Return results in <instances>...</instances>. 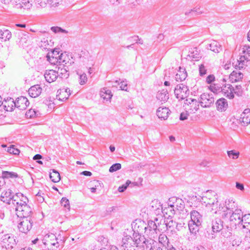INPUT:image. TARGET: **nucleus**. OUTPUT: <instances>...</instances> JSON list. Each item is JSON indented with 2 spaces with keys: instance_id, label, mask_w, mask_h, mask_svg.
<instances>
[{
  "instance_id": "51",
  "label": "nucleus",
  "mask_w": 250,
  "mask_h": 250,
  "mask_svg": "<svg viewBox=\"0 0 250 250\" xmlns=\"http://www.w3.org/2000/svg\"><path fill=\"white\" fill-rule=\"evenodd\" d=\"M51 30L54 33H67V31H66L64 29H63L62 28L58 27V26H53L51 28Z\"/></svg>"
},
{
  "instance_id": "18",
  "label": "nucleus",
  "mask_w": 250,
  "mask_h": 250,
  "mask_svg": "<svg viewBox=\"0 0 250 250\" xmlns=\"http://www.w3.org/2000/svg\"><path fill=\"white\" fill-rule=\"evenodd\" d=\"M56 68H57L56 72L58 77L61 79H67L68 77L69 73L68 67L65 64L58 65Z\"/></svg>"
},
{
  "instance_id": "21",
  "label": "nucleus",
  "mask_w": 250,
  "mask_h": 250,
  "mask_svg": "<svg viewBox=\"0 0 250 250\" xmlns=\"http://www.w3.org/2000/svg\"><path fill=\"white\" fill-rule=\"evenodd\" d=\"M241 222L239 226L240 229H246L250 233V214H245L241 220Z\"/></svg>"
},
{
  "instance_id": "48",
  "label": "nucleus",
  "mask_w": 250,
  "mask_h": 250,
  "mask_svg": "<svg viewBox=\"0 0 250 250\" xmlns=\"http://www.w3.org/2000/svg\"><path fill=\"white\" fill-rule=\"evenodd\" d=\"M186 226H185V223L181 221L180 222H177L175 228V231L174 232H176L177 231H182L184 229H186Z\"/></svg>"
},
{
  "instance_id": "7",
  "label": "nucleus",
  "mask_w": 250,
  "mask_h": 250,
  "mask_svg": "<svg viewBox=\"0 0 250 250\" xmlns=\"http://www.w3.org/2000/svg\"><path fill=\"white\" fill-rule=\"evenodd\" d=\"M201 202L208 208L218 202L217 195L212 191H207L202 198Z\"/></svg>"
},
{
  "instance_id": "3",
  "label": "nucleus",
  "mask_w": 250,
  "mask_h": 250,
  "mask_svg": "<svg viewBox=\"0 0 250 250\" xmlns=\"http://www.w3.org/2000/svg\"><path fill=\"white\" fill-rule=\"evenodd\" d=\"M21 218L18 225V228L20 232L27 234L31 229L33 224V219L31 214L30 215H23L19 216Z\"/></svg>"
},
{
  "instance_id": "13",
  "label": "nucleus",
  "mask_w": 250,
  "mask_h": 250,
  "mask_svg": "<svg viewBox=\"0 0 250 250\" xmlns=\"http://www.w3.org/2000/svg\"><path fill=\"white\" fill-rule=\"evenodd\" d=\"M161 212L165 216V217L170 218L173 217L176 212L175 205L172 204V203H169V199L167 206L164 208L163 207Z\"/></svg>"
},
{
  "instance_id": "27",
  "label": "nucleus",
  "mask_w": 250,
  "mask_h": 250,
  "mask_svg": "<svg viewBox=\"0 0 250 250\" xmlns=\"http://www.w3.org/2000/svg\"><path fill=\"white\" fill-rule=\"evenodd\" d=\"M42 92V88L39 85H35L31 86L28 90V94L32 98L39 96Z\"/></svg>"
},
{
  "instance_id": "30",
  "label": "nucleus",
  "mask_w": 250,
  "mask_h": 250,
  "mask_svg": "<svg viewBox=\"0 0 250 250\" xmlns=\"http://www.w3.org/2000/svg\"><path fill=\"white\" fill-rule=\"evenodd\" d=\"M223 229V222L219 218H216L212 222V229L213 232H219Z\"/></svg>"
},
{
  "instance_id": "45",
  "label": "nucleus",
  "mask_w": 250,
  "mask_h": 250,
  "mask_svg": "<svg viewBox=\"0 0 250 250\" xmlns=\"http://www.w3.org/2000/svg\"><path fill=\"white\" fill-rule=\"evenodd\" d=\"M18 177L17 173L14 172H9L7 171H3L2 172L1 177L0 179L3 180L4 178H16Z\"/></svg>"
},
{
  "instance_id": "28",
  "label": "nucleus",
  "mask_w": 250,
  "mask_h": 250,
  "mask_svg": "<svg viewBox=\"0 0 250 250\" xmlns=\"http://www.w3.org/2000/svg\"><path fill=\"white\" fill-rule=\"evenodd\" d=\"M207 48L215 53H219L222 50L221 45L216 41H212L208 45Z\"/></svg>"
},
{
  "instance_id": "34",
  "label": "nucleus",
  "mask_w": 250,
  "mask_h": 250,
  "mask_svg": "<svg viewBox=\"0 0 250 250\" xmlns=\"http://www.w3.org/2000/svg\"><path fill=\"white\" fill-rule=\"evenodd\" d=\"M132 239L134 240V246L136 247L140 246L143 242L145 241V237L141 233H133Z\"/></svg>"
},
{
  "instance_id": "1",
  "label": "nucleus",
  "mask_w": 250,
  "mask_h": 250,
  "mask_svg": "<svg viewBox=\"0 0 250 250\" xmlns=\"http://www.w3.org/2000/svg\"><path fill=\"white\" fill-rule=\"evenodd\" d=\"M224 208L226 211L222 214V218L229 221L230 226L238 228L244 216L242 210L237 208V204L232 199L226 201V208Z\"/></svg>"
},
{
  "instance_id": "50",
  "label": "nucleus",
  "mask_w": 250,
  "mask_h": 250,
  "mask_svg": "<svg viewBox=\"0 0 250 250\" xmlns=\"http://www.w3.org/2000/svg\"><path fill=\"white\" fill-rule=\"evenodd\" d=\"M121 164L120 163H116L112 165L109 168V171L110 172H113L116 171L121 168Z\"/></svg>"
},
{
  "instance_id": "53",
  "label": "nucleus",
  "mask_w": 250,
  "mask_h": 250,
  "mask_svg": "<svg viewBox=\"0 0 250 250\" xmlns=\"http://www.w3.org/2000/svg\"><path fill=\"white\" fill-rule=\"evenodd\" d=\"M79 83L80 84L83 85L86 83L87 81V78L85 73H83L80 75Z\"/></svg>"
},
{
  "instance_id": "22",
  "label": "nucleus",
  "mask_w": 250,
  "mask_h": 250,
  "mask_svg": "<svg viewBox=\"0 0 250 250\" xmlns=\"http://www.w3.org/2000/svg\"><path fill=\"white\" fill-rule=\"evenodd\" d=\"M162 206L158 200H154L150 203L149 209L155 214H159L162 209Z\"/></svg>"
},
{
  "instance_id": "5",
  "label": "nucleus",
  "mask_w": 250,
  "mask_h": 250,
  "mask_svg": "<svg viewBox=\"0 0 250 250\" xmlns=\"http://www.w3.org/2000/svg\"><path fill=\"white\" fill-rule=\"evenodd\" d=\"M1 246L7 250H12L17 244L16 236L12 234H6L1 237Z\"/></svg>"
},
{
  "instance_id": "6",
  "label": "nucleus",
  "mask_w": 250,
  "mask_h": 250,
  "mask_svg": "<svg viewBox=\"0 0 250 250\" xmlns=\"http://www.w3.org/2000/svg\"><path fill=\"white\" fill-rule=\"evenodd\" d=\"M0 1L5 4H8L11 2L13 6L18 9L28 10L32 6L31 0H0Z\"/></svg>"
},
{
  "instance_id": "4",
  "label": "nucleus",
  "mask_w": 250,
  "mask_h": 250,
  "mask_svg": "<svg viewBox=\"0 0 250 250\" xmlns=\"http://www.w3.org/2000/svg\"><path fill=\"white\" fill-rule=\"evenodd\" d=\"M250 61V46L245 45L242 48V53L239 59L236 62H233V65L239 69L243 68L245 65V61Z\"/></svg>"
},
{
  "instance_id": "26",
  "label": "nucleus",
  "mask_w": 250,
  "mask_h": 250,
  "mask_svg": "<svg viewBox=\"0 0 250 250\" xmlns=\"http://www.w3.org/2000/svg\"><path fill=\"white\" fill-rule=\"evenodd\" d=\"M169 203L175 205V208L177 210H182L185 208L184 202L180 198L171 197L169 198Z\"/></svg>"
},
{
  "instance_id": "54",
  "label": "nucleus",
  "mask_w": 250,
  "mask_h": 250,
  "mask_svg": "<svg viewBox=\"0 0 250 250\" xmlns=\"http://www.w3.org/2000/svg\"><path fill=\"white\" fill-rule=\"evenodd\" d=\"M7 151L11 154L15 155L19 154L20 153V150L18 149L15 148L13 145L8 147Z\"/></svg>"
},
{
  "instance_id": "57",
  "label": "nucleus",
  "mask_w": 250,
  "mask_h": 250,
  "mask_svg": "<svg viewBox=\"0 0 250 250\" xmlns=\"http://www.w3.org/2000/svg\"><path fill=\"white\" fill-rule=\"evenodd\" d=\"M233 92L239 96L241 95L242 93V86L241 85H236L235 86L234 90H233Z\"/></svg>"
},
{
  "instance_id": "20",
  "label": "nucleus",
  "mask_w": 250,
  "mask_h": 250,
  "mask_svg": "<svg viewBox=\"0 0 250 250\" xmlns=\"http://www.w3.org/2000/svg\"><path fill=\"white\" fill-rule=\"evenodd\" d=\"M234 87L229 84H225L221 88L222 93L229 99H232L234 98Z\"/></svg>"
},
{
  "instance_id": "36",
  "label": "nucleus",
  "mask_w": 250,
  "mask_h": 250,
  "mask_svg": "<svg viewBox=\"0 0 250 250\" xmlns=\"http://www.w3.org/2000/svg\"><path fill=\"white\" fill-rule=\"evenodd\" d=\"M187 77V73L184 68L179 67L178 73L175 76L176 81H183Z\"/></svg>"
},
{
  "instance_id": "35",
  "label": "nucleus",
  "mask_w": 250,
  "mask_h": 250,
  "mask_svg": "<svg viewBox=\"0 0 250 250\" xmlns=\"http://www.w3.org/2000/svg\"><path fill=\"white\" fill-rule=\"evenodd\" d=\"M15 101L13 99L10 98L7 101H5L3 102L2 105L4 110L7 111H11L13 110L14 108L15 107Z\"/></svg>"
},
{
  "instance_id": "37",
  "label": "nucleus",
  "mask_w": 250,
  "mask_h": 250,
  "mask_svg": "<svg viewBox=\"0 0 250 250\" xmlns=\"http://www.w3.org/2000/svg\"><path fill=\"white\" fill-rule=\"evenodd\" d=\"M100 96L103 99L108 101L111 100L113 95L109 89L104 87L101 90Z\"/></svg>"
},
{
  "instance_id": "52",
  "label": "nucleus",
  "mask_w": 250,
  "mask_h": 250,
  "mask_svg": "<svg viewBox=\"0 0 250 250\" xmlns=\"http://www.w3.org/2000/svg\"><path fill=\"white\" fill-rule=\"evenodd\" d=\"M61 203L62 206H63L64 208L68 209L70 208L69 201L66 198H62Z\"/></svg>"
},
{
  "instance_id": "9",
  "label": "nucleus",
  "mask_w": 250,
  "mask_h": 250,
  "mask_svg": "<svg viewBox=\"0 0 250 250\" xmlns=\"http://www.w3.org/2000/svg\"><path fill=\"white\" fill-rule=\"evenodd\" d=\"M199 102L202 107H209L214 103V99L212 94L204 93L201 95Z\"/></svg>"
},
{
  "instance_id": "43",
  "label": "nucleus",
  "mask_w": 250,
  "mask_h": 250,
  "mask_svg": "<svg viewBox=\"0 0 250 250\" xmlns=\"http://www.w3.org/2000/svg\"><path fill=\"white\" fill-rule=\"evenodd\" d=\"M146 227L147 228V231H149L148 232L149 235H150V233H154L157 229V226L156 223L155 222L151 220L148 222V224L146 225Z\"/></svg>"
},
{
  "instance_id": "40",
  "label": "nucleus",
  "mask_w": 250,
  "mask_h": 250,
  "mask_svg": "<svg viewBox=\"0 0 250 250\" xmlns=\"http://www.w3.org/2000/svg\"><path fill=\"white\" fill-rule=\"evenodd\" d=\"M156 98L161 102H166L168 99V94L167 90L163 89L159 91L157 94Z\"/></svg>"
},
{
  "instance_id": "29",
  "label": "nucleus",
  "mask_w": 250,
  "mask_h": 250,
  "mask_svg": "<svg viewBox=\"0 0 250 250\" xmlns=\"http://www.w3.org/2000/svg\"><path fill=\"white\" fill-rule=\"evenodd\" d=\"M243 77V74L239 70L232 71L229 76L231 83H235L241 80Z\"/></svg>"
},
{
  "instance_id": "16",
  "label": "nucleus",
  "mask_w": 250,
  "mask_h": 250,
  "mask_svg": "<svg viewBox=\"0 0 250 250\" xmlns=\"http://www.w3.org/2000/svg\"><path fill=\"white\" fill-rule=\"evenodd\" d=\"M158 245L157 242L152 239H146L143 242L142 246L146 250H156Z\"/></svg>"
},
{
  "instance_id": "23",
  "label": "nucleus",
  "mask_w": 250,
  "mask_h": 250,
  "mask_svg": "<svg viewBox=\"0 0 250 250\" xmlns=\"http://www.w3.org/2000/svg\"><path fill=\"white\" fill-rule=\"evenodd\" d=\"M239 120L243 125H248L250 124V109L247 108L244 110L240 115Z\"/></svg>"
},
{
  "instance_id": "46",
  "label": "nucleus",
  "mask_w": 250,
  "mask_h": 250,
  "mask_svg": "<svg viewBox=\"0 0 250 250\" xmlns=\"http://www.w3.org/2000/svg\"><path fill=\"white\" fill-rule=\"evenodd\" d=\"M59 64H66L67 62H68L67 60L68 59V56L63 53H61L59 55Z\"/></svg>"
},
{
  "instance_id": "15",
  "label": "nucleus",
  "mask_w": 250,
  "mask_h": 250,
  "mask_svg": "<svg viewBox=\"0 0 250 250\" xmlns=\"http://www.w3.org/2000/svg\"><path fill=\"white\" fill-rule=\"evenodd\" d=\"M15 106L20 110H24L29 104L28 99L23 96L18 98L15 101Z\"/></svg>"
},
{
  "instance_id": "47",
  "label": "nucleus",
  "mask_w": 250,
  "mask_h": 250,
  "mask_svg": "<svg viewBox=\"0 0 250 250\" xmlns=\"http://www.w3.org/2000/svg\"><path fill=\"white\" fill-rule=\"evenodd\" d=\"M228 156L232 159H236L239 157V152L235 150H229L227 151Z\"/></svg>"
},
{
  "instance_id": "64",
  "label": "nucleus",
  "mask_w": 250,
  "mask_h": 250,
  "mask_svg": "<svg viewBox=\"0 0 250 250\" xmlns=\"http://www.w3.org/2000/svg\"><path fill=\"white\" fill-rule=\"evenodd\" d=\"M215 77L213 75H209L206 78V82L209 84L214 81Z\"/></svg>"
},
{
  "instance_id": "42",
  "label": "nucleus",
  "mask_w": 250,
  "mask_h": 250,
  "mask_svg": "<svg viewBox=\"0 0 250 250\" xmlns=\"http://www.w3.org/2000/svg\"><path fill=\"white\" fill-rule=\"evenodd\" d=\"M57 99L60 101H63L67 100L69 97V94L65 93L64 88H62L58 91Z\"/></svg>"
},
{
  "instance_id": "32",
  "label": "nucleus",
  "mask_w": 250,
  "mask_h": 250,
  "mask_svg": "<svg viewBox=\"0 0 250 250\" xmlns=\"http://www.w3.org/2000/svg\"><path fill=\"white\" fill-rule=\"evenodd\" d=\"M191 220L189 221L196 223L197 224H201L202 216L196 210H192L190 212Z\"/></svg>"
},
{
  "instance_id": "17",
  "label": "nucleus",
  "mask_w": 250,
  "mask_h": 250,
  "mask_svg": "<svg viewBox=\"0 0 250 250\" xmlns=\"http://www.w3.org/2000/svg\"><path fill=\"white\" fill-rule=\"evenodd\" d=\"M14 193L10 189H8L3 191L0 195L1 200L4 203H6L9 205H11L12 200L14 197Z\"/></svg>"
},
{
  "instance_id": "31",
  "label": "nucleus",
  "mask_w": 250,
  "mask_h": 250,
  "mask_svg": "<svg viewBox=\"0 0 250 250\" xmlns=\"http://www.w3.org/2000/svg\"><path fill=\"white\" fill-rule=\"evenodd\" d=\"M12 37L11 32L5 28L0 30V39L1 42L9 41Z\"/></svg>"
},
{
  "instance_id": "24",
  "label": "nucleus",
  "mask_w": 250,
  "mask_h": 250,
  "mask_svg": "<svg viewBox=\"0 0 250 250\" xmlns=\"http://www.w3.org/2000/svg\"><path fill=\"white\" fill-rule=\"evenodd\" d=\"M170 113V110L168 109V108L166 107H160L157 110L156 112L158 118L164 120L167 119Z\"/></svg>"
},
{
  "instance_id": "61",
  "label": "nucleus",
  "mask_w": 250,
  "mask_h": 250,
  "mask_svg": "<svg viewBox=\"0 0 250 250\" xmlns=\"http://www.w3.org/2000/svg\"><path fill=\"white\" fill-rule=\"evenodd\" d=\"M47 238H50V241H51L52 240L57 241L58 240V239L56 238V236H55V235L53 233H51L50 234H46V235H45V236H44V239L45 241V242H46V240H47Z\"/></svg>"
},
{
  "instance_id": "39",
  "label": "nucleus",
  "mask_w": 250,
  "mask_h": 250,
  "mask_svg": "<svg viewBox=\"0 0 250 250\" xmlns=\"http://www.w3.org/2000/svg\"><path fill=\"white\" fill-rule=\"evenodd\" d=\"M165 222L166 223L167 229L168 230L173 232L175 231V228L177 221L172 219V217H167Z\"/></svg>"
},
{
  "instance_id": "58",
  "label": "nucleus",
  "mask_w": 250,
  "mask_h": 250,
  "mask_svg": "<svg viewBox=\"0 0 250 250\" xmlns=\"http://www.w3.org/2000/svg\"><path fill=\"white\" fill-rule=\"evenodd\" d=\"M35 2L38 5L37 7H44L47 3V0H35Z\"/></svg>"
},
{
  "instance_id": "8",
  "label": "nucleus",
  "mask_w": 250,
  "mask_h": 250,
  "mask_svg": "<svg viewBox=\"0 0 250 250\" xmlns=\"http://www.w3.org/2000/svg\"><path fill=\"white\" fill-rule=\"evenodd\" d=\"M188 86L183 83L177 85L174 89L175 95L179 100L187 98L188 95Z\"/></svg>"
},
{
  "instance_id": "10",
  "label": "nucleus",
  "mask_w": 250,
  "mask_h": 250,
  "mask_svg": "<svg viewBox=\"0 0 250 250\" xmlns=\"http://www.w3.org/2000/svg\"><path fill=\"white\" fill-rule=\"evenodd\" d=\"M199 101L194 99H186L184 103L185 108L189 113L196 111L199 109Z\"/></svg>"
},
{
  "instance_id": "14",
  "label": "nucleus",
  "mask_w": 250,
  "mask_h": 250,
  "mask_svg": "<svg viewBox=\"0 0 250 250\" xmlns=\"http://www.w3.org/2000/svg\"><path fill=\"white\" fill-rule=\"evenodd\" d=\"M133 236L131 237L129 235H127L125 232L124 233V237L122 238V240L121 243V249L123 248L124 250L126 249L128 247L134 246V240Z\"/></svg>"
},
{
  "instance_id": "63",
  "label": "nucleus",
  "mask_w": 250,
  "mask_h": 250,
  "mask_svg": "<svg viewBox=\"0 0 250 250\" xmlns=\"http://www.w3.org/2000/svg\"><path fill=\"white\" fill-rule=\"evenodd\" d=\"M119 85L121 90L125 91L127 90V84L126 81L121 82L120 83H119Z\"/></svg>"
},
{
  "instance_id": "38",
  "label": "nucleus",
  "mask_w": 250,
  "mask_h": 250,
  "mask_svg": "<svg viewBox=\"0 0 250 250\" xmlns=\"http://www.w3.org/2000/svg\"><path fill=\"white\" fill-rule=\"evenodd\" d=\"M157 246L161 247H167L168 245V239L165 234H161L159 236Z\"/></svg>"
},
{
  "instance_id": "44",
  "label": "nucleus",
  "mask_w": 250,
  "mask_h": 250,
  "mask_svg": "<svg viewBox=\"0 0 250 250\" xmlns=\"http://www.w3.org/2000/svg\"><path fill=\"white\" fill-rule=\"evenodd\" d=\"M50 178L54 183H57L61 180L60 173L56 170L53 169L52 172L50 173Z\"/></svg>"
},
{
  "instance_id": "56",
  "label": "nucleus",
  "mask_w": 250,
  "mask_h": 250,
  "mask_svg": "<svg viewBox=\"0 0 250 250\" xmlns=\"http://www.w3.org/2000/svg\"><path fill=\"white\" fill-rule=\"evenodd\" d=\"M47 60L51 64L53 65L57 64V65L59 64V59L56 57L54 56L53 57L47 58Z\"/></svg>"
},
{
  "instance_id": "11",
  "label": "nucleus",
  "mask_w": 250,
  "mask_h": 250,
  "mask_svg": "<svg viewBox=\"0 0 250 250\" xmlns=\"http://www.w3.org/2000/svg\"><path fill=\"white\" fill-rule=\"evenodd\" d=\"M132 228L134 233L142 234L144 232L148 233L146 224L144 221L136 220L132 224Z\"/></svg>"
},
{
  "instance_id": "19",
  "label": "nucleus",
  "mask_w": 250,
  "mask_h": 250,
  "mask_svg": "<svg viewBox=\"0 0 250 250\" xmlns=\"http://www.w3.org/2000/svg\"><path fill=\"white\" fill-rule=\"evenodd\" d=\"M226 208V201L225 202V206H223L221 204H218V202H216L212 205L210 207H208V209L210 210V211L213 212L215 214L218 213L221 215L222 216V214L224 213H225L226 211V209H224L223 208Z\"/></svg>"
},
{
  "instance_id": "55",
  "label": "nucleus",
  "mask_w": 250,
  "mask_h": 250,
  "mask_svg": "<svg viewBox=\"0 0 250 250\" xmlns=\"http://www.w3.org/2000/svg\"><path fill=\"white\" fill-rule=\"evenodd\" d=\"M131 184V182L129 180H127L125 184L120 186L118 188V191L120 192H124L127 188V187Z\"/></svg>"
},
{
  "instance_id": "60",
  "label": "nucleus",
  "mask_w": 250,
  "mask_h": 250,
  "mask_svg": "<svg viewBox=\"0 0 250 250\" xmlns=\"http://www.w3.org/2000/svg\"><path fill=\"white\" fill-rule=\"evenodd\" d=\"M26 115L30 118H33L36 115V112L35 109H30L26 113Z\"/></svg>"
},
{
  "instance_id": "62",
  "label": "nucleus",
  "mask_w": 250,
  "mask_h": 250,
  "mask_svg": "<svg viewBox=\"0 0 250 250\" xmlns=\"http://www.w3.org/2000/svg\"><path fill=\"white\" fill-rule=\"evenodd\" d=\"M48 42L47 39L43 38L41 41L40 47L43 48H46L47 45H48Z\"/></svg>"
},
{
  "instance_id": "59",
  "label": "nucleus",
  "mask_w": 250,
  "mask_h": 250,
  "mask_svg": "<svg viewBox=\"0 0 250 250\" xmlns=\"http://www.w3.org/2000/svg\"><path fill=\"white\" fill-rule=\"evenodd\" d=\"M199 74L201 76L205 75L207 73V69L203 64L199 65Z\"/></svg>"
},
{
  "instance_id": "2",
  "label": "nucleus",
  "mask_w": 250,
  "mask_h": 250,
  "mask_svg": "<svg viewBox=\"0 0 250 250\" xmlns=\"http://www.w3.org/2000/svg\"><path fill=\"white\" fill-rule=\"evenodd\" d=\"M28 202V198L22 193H17L14 195L11 205L15 208L16 214L18 217L30 215L32 213L31 208L27 204Z\"/></svg>"
},
{
  "instance_id": "41",
  "label": "nucleus",
  "mask_w": 250,
  "mask_h": 250,
  "mask_svg": "<svg viewBox=\"0 0 250 250\" xmlns=\"http://www.w3.org/2000/svg\"><path fill=\"white\" fill-rule=\"evenodd\" d=\"M201 224H197V223L189 221L188 224V229L190 233L195 236L197 232L199 230V227Z\"/></svg>"
},
{
  "instance_id": "12",
  "label": "nucleus",
  "mask_w": 250,
  "mask_h": 250,
  "mask_svg": "<svg viewBox=\"0 0 250 250\" xmlns=\"http://www.w3.org/2000/svg\"><path fill=\"white\" fill-rule=\"evenodd\" d=\"M33 37L28 33H21L19 35L18 44L22 47L28 46L31 43Z\"/></svg>"
},
{
  "instance_id": "49",
  "label": "nucleus",
  "mask_w": 250,
  "mask_h": 250,
  "mask_svg": "<svg viewBox=\"0 0 250 250\" xmlns=\"http://www.w3.org/2000/svg\"><path fill=\"white\" fill-rule=\"evenodd\" d=\"M60 51L58 49H54L53 51H51L50 52H48L47 54L46 58L53 57L54 56L56 57L57 58H59L60 55Z\"/></svg>"
},
{
  "instance_id": "25",
  "label": "nucleus",
  "mask_w": 250,
  "mask_h": 250,
  "mask_svg": "<svg viewBox=\"0 0 250 250\" xmlns=\"http://www.w3.org/2000/svg\"><path fill=\"white\" fill-rule=\"evenodd\" d=\"M44 76L46 81L49 83L54 82L58 77L56 70H46Z\"/></svg>"
},
{
  "instance_id": "33",
  "label": "nucleus",
  "mask_w": 250,
  "mask_h": 250,
  "mask_svg": "<svg viewBox=\"0 0 250 250\" xmlns=\"http://www.w3.org/2000/svg\"><path fill=\"white\" fill-rule=\"evenodd\" d=\"M216 104L217 110L221 111H225L228 105L227 100L223 98L218 99L216 103Z\"/></svg>"
}]
</instances>
